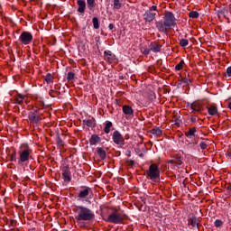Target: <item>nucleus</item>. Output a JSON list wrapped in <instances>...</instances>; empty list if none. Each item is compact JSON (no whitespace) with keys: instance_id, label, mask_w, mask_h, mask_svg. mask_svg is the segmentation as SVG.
I'll return each instance as SVG.
<instances>
[{"instance_id":"nucleus-13","label":"nucleus","mask_w":231,"mask_h":231,"mask_svg":"<svg viewBox=\"0 0 231 231\" xmlns=\"http://www.w3.org/2000/svg\"><path fill=\"white\" fill-rule=\"evenodd\" d=\"M28 119L30 120V122L32 124H39V122H41V120H42V118H41L40 116H37L35 114V112H31L28 115Z\"/></svg>"},{"instance_id":"nucleus-48","label":"nucleus","mask_w":231,"mask_h":231,"mask_svg":"<svg viewBox=\"0 0 231 231\" xmlns=\"http://www.w3.org/2000/svg\"><path fill=\"white\" fill-rule=\"evenodd\" d=\"M16 98H19L20 100H23L26 98V96H23V94H18V97Z\"/></svg>"},{"instance_id":"nucleus-41","label":"nucleus","mask_w":231,"mask_h":231,"mask_svg":"<svg viewBox=\"0 0 231 231\" xmlns=\"http://www.w3.org/2000/svg\"><path fill=\"white\" fill-rule=\"evenodd\" d=\"M176 165L181 166L183 165V161H181V157H177L176 161L173 162Z\"/></svg>"},{"instance_id":"nucleus-24","label":"nucleus","mask_w":231,"mask_h":231,"mask_svg":"<svg viewBox=\"0 0 231 231\" xmlns=\"http://www.w3.org/2000/svg\"><path fill=\"white\" fill-rule=\"evenodd\" d=\"M226 14H228V10L226 8H222L217 12L218 19H221V17L226 18Z\"/></svg>"},{"instance_id":"nucleus-1","label":"nucleus","mask_w":231,"mask_h":231,"mask_svg":"<svg viewBox=\"0 0 231 231\" xmlns=\"http://www.w3.org/2000/svg\"><path fill=\"white\" fill-rule=\"evenodd\" d=\"M177 24L178 19L174 16V13L170 11H165L163 18L155 22V27L160 33H167L169 30L176 27Z\"/></svg>"},{"instance_id":"nucleus-6","label":"nucleus","mask_w":231,"mask_h":231,"mask_svg":"<svg viewBox=\"0 0 231 231\" xmlns=\"http://www.w3.org/2000/svg\"><path fill=\"white\" fill-rule=\"evenodd\" d=\"M92 193L93 190L91 189V188L87 186H81L77 196V201H86V203L91 205V200H89L88 196H89Z\"/></svg>"},{"instance_id":"nucleus-28","label":"nucleus","mask_w":231,"mask_h":231,"mask_svg":"<svg viewBox=\"0 0 231 231\" xmlns=\"http://www.w3.org/2000/svg\"><path fill=\"white\" fill-rule=\"evenodd\" d=\"M92 23L95 30H98L100 28V23H98L97 17H93Z\"/></svg>"},{"instance_id":"nucleus-11","label":"nucleus","mask_w":231,"mask_h":231,"mask_svg":"<svg viewBox=\"0 0 231 231\" xmlns=\"http://www.w3.org/2000/svg\"><path fill=\"white\" fill-rule=\"evenodd\" d=\"M143 17L145 23H152V21L156 19V13L146 10L143 14Z\"/></svg>"},{"instance_id":"nucleus-23","label":"nucleus","mask_w":231,"mask_h":231,"mask_svg":"<svg viewBox=\"0 0 231 231\" xmlns=\"http://www.w3.org/2000/svg\"><path fill=\"white\" fill-rule=\"evenodd\" d=\"M150 133L154 136H162V134H163V130L160 129V127H154L150 131Z\"/></svg>"},{"instance_id":"nucleus-45","label":"nucleus","mask_w":231,"mask_h":231,"mask_svg":"<svg viewBox=\"0 0 231 231\" xmlns=\"http://www.w3.org/2000/svg\"><path fill=\"white\" fill-rule=\"evenodd\" d=\"M172 122H174V124L179 125L180 124V118L177 117V116H173Z\"/></svg>"},{"instance_id":"nucleus-32","label":"nucleus","mask_w":231,"mask_h":231,"mask_svg":"<svg viewBox=\"0 0 231 231\" xmlns=\"http://www.w3.org/2000/svg\"><path fill=\"white\" fill-rule=\"evenodd\" d=\"M179 44L181 46V48H187V46H189V40L182 38L180 40Z\"/></svg>"},{"instance_id":"nucleus-31","label":"nucleus","mask_w":231,"mask_h":231,"mask_svg":"<svg viewBox=\"0 0 231 231\" xmlns=\"http://www.w3.org/2000/svg\"><path fill=\"white\" fill-rule=\"evenodd\" d=\"M10 162H17V151H15V149H13V152L10 155Z\"/></svg>"},{"instance_id":"nucleus-35","label":"nucleus","mask_w":231,"mask_h":231,"mask_svg":"<svg viewBox=\"0 0 231 231\" xmlns=\"http://www.w3.org/2000/svg\"><path fill=\"white\" fill-rule=\"evenodd\" d=\"M199 146L200 147V149L202 151H205V149H207L208 147V143H207V142H200Z\"/></svg>"},{"instance_id":"nucleus-17","label":"nucleus","mask_w":231,"mask_h":231,"mask_svg":"<svg viewBox=\"0 0 231 231\" xmlns=\"http://www.w3.org/2000/svg\"><path fill=\"white\" fill-rule=\"evenodd\" d=\"M188 223L193 228H196V226L198 228V226H199V223H201V221L199 220V218H197L196 217H191L189 218Z\"/></svg>"},{"instance_id":"nucleus-52","label":"nucleus","mask_w":231,"mask_h":231,"mask_svg":"<svg viewBox=\"0 0 231 231\" xmlns=\"http://www.w3.org/2000/svg\"><path fill=\"white\" fill-rule=\"evenodd\" d=\"M115 28V25L113 23H109L108 30H113Z\"/></svg>"},{"instance_id":"nucleus-9","label":"nucleus","mask_w":231,"mask_h":231,"mask_svg":"<svg viewBox=\"0 0 231 231\" xmlns=\"http://www.w3.org/2000/svg\"><path fill=\"white\" fill-rule=\"evenodd\" d=\"M104 59L106 62H109V64H113V62H118V58H116V55H115L113 51L109 50L104 51Z\"/></svg>"},{"instance_id":"nucleus-42","label":"nucleus","mask_w":231,"mask_h":231,"mask_svg":"<svg viewBox=\"0 0 231 231\" xmlns=\"http://www.w3.org/2000/svg\"><path fill=\"white\" fill-rule=\"evenodd\" d=\"M214 225L217 228H219V226H223V222L221 221V219H217L215 220Z\"/></svg>"},{"instance_id":"nucleus-22","label":"nucleus","mask_w":231,"mask_h":231,"mask_svg":"<svg viewBox=\"0 0 231 231\" xmlns=\"http://www.w3.org/2000/svg\"><path fill=\"white\" fill-rule=\"evenodd\" d=\"M111 127H113V122L106 121L104 131L106 134H109L111 133Z\"/></svg>"},{"instance_id":"nucleus-53","label":"nucleus","mask_w":231,"mask_h":231,"mask_svg":"<svg viewBox=\"0 0 231 231\" xmlns=\"http://www.w3.org/2000/svg\"><path fill=\"white\" fill-rule=\"evenodd\" d=\"M125 154H126V156L131 157V151H130V150H127V151L125 152Z\"/></svg>"},{"instance_id":"nucleus-38","label":"nucleus","mask_w":231,"mask_h":231,"mask_svg":"<svg viewBox=\"0 0 231 231\" xmlns=\"http://www.w3.org/2000/svg\"><path fill=\"white\" fill-rule=\"evenodd\" d=\"M188 145H189V147H191V149L196 150V145H198V142H196L194 139H192L191 142H189L188 143Z\"/></svg>"},{"instance_id":"nucleus-7","label":"nucleus","mask_w":231,"mask_h":231,"mask_svg":"<svg viewBox=\"0 0 231 231\" xmlns=\"http://www.w3.org/2000/svg\"><path fill=\"white\" fill-rule=\"evenodd\" d=\"M19 41L22 44H24L26 46L30 44L32 41H33V35L32 34V32L24 31L19 36Z\"/></svg>"},{"instance_id":"nucleus-46","label":"nucleus","mask_w":231,"mask_h":231,"mask_svg":"<svg viewBox=\"0 0 231 231\" xmlns=\"http://www.w3.org/2000/svg\"><path fill=\"white\" fill-rule=\"evenodd\" d=\"M149 53H151V48L149 49H144L143 51V55H149Z\"/></svg>"},{"instance_id":"nucleus-14","label":"nucleus","mask_w":231,"mask_h":231,"mask_svg":"<svg viewBox=\"0 0 231 231\" xmlns=\"http://www.w3.org/2000/svg\"><path fill=\"white\" fill-rule=\"evenodd\" d=\"M190 109H192V111H197V113H201L205 108H203L201 103L195 101L190 104Z\"/></svg>"},{"instance_id":"nucleus-21","label":"nucleus","mask_w":231,"mask_h":231,"mask_svg":"<svg viewBox=\"0 0 231 231\" xmlns=\"http://www.w3.org/2000/svg\"><path fill=\"white\" fill-rule=\"evenodd\" d=\"M196 133H198V130L196 129V127H192V128H189V131L185 133V136H187V138L189 137L196 138Z\"/></svg>"},{"instance_id":"nucleus-58","label":"nucleus","mask_w":231,"mask_h":231,"mask_svg":"<svg viewBox=\"0 0 231 231\" xmlns=\"http://www.w3.org/2000/svg\"><path fill=\"white\" fill-rule=\"evenodd\" d=\"M227 3H229V6H231V0H228V2Z\"/></svg>"},{"instance_id":"nucleus-4","label":"nucleus","mask_w":231,"mask_h":231,"mask_svg":"<svg viewBox=\"0 0 231 231\" xmlns=\"http://www.w3.org/2000/svg\"><path fill=\"white\" fill-rule=\"evenodd\" d=\"M125 217H127V215L118 213V211L116 209L110 213L106 218H104V221L106 223H113L114 225H124Z\"/></svg>"},{"instance_id":"nucleus-29","label":"nucleus","mask_w":231,"mask_h":231,"mask_svg":"<svg viewBox=\"0 0 231 231\" xmlns=\"http://www.w3.org/2000/svg\"><path fill=\"white\" fill-rule=\"evenodd\" d=\"M183 66H185V60H182L175 66L176 71H181V69H183Z\"/></svg>"},{"instance_id":"nucleus-37","label":"nucleus","mask_w":231,"mask_h":231,"mask_svg":"<svg viewBox=\"0 0 231 231\" xmlns=\"http://www.w3.org/2000/svg\"><path fill=\"white\" fill-rule=\"evenodd\" d=\"M226 196H231V183H227L226 186Z\"/></svg>"},{"instance_id":"nucleus-43","label":"nucleus","mask_w":231,"mask_h":231,"mask_svg":"<svg viewBox=\"0 0 231 231\" xmlns=\"http://www.w3.org/2000/svg\"><path fill=\"white\" fill-rule=\"evenodd\" d=\"M148 12H155V13L158 12V6L156 5L150 6L148 9Z\"/></svg>"},{"instance_id":"nucleus-36","label":"nucleus","mask_w":231,"mask_h":231,"mask_svg":"<svg viewBox=\"0 0 231 231\" xmlns=\"http://www.w3.org/2000/svg\"><path fill=\"white\" fill-rule=\"evenodd\" d=\"M73 79H75V73H73V72H68V74H67V80H69V81H71V80H73Z\"/></svg>"},{"instance_id":"nucleus-20","label":"nucleus","mask_w":231,"mask_h":231,"mask_svg":"<svg viewBox=\"0 0 231 231\" xmlns=\"http://www.w3.org/2000/svg\"><path fill=\"white\" fill-rule=\"evenodd\" d=\"M97 156H99L100 160L104 161L106 158H107V153L106 152V150L97 147Z\"/></svg>"},{"instance_id":"nucleus-12","label":"nucleus","mask_w":231,"mask_h":231,"mask_svg":"<svg viewBox=\"0 0 231 231\" xmlns=\"http://www.w3.org/2000/svg\"><path fill=\"white\" fill-rule=\"evenodd\" d=\"M149 48L153 53H160V51H162V45L158 43V42H152Z\"/></svg>"},{"instance_id":"nucleus-44","label":"nucleus","mask_w":231,"mask_h":231,"mask_svg":"<svg viewBox=\"0 0 231 231\" xmlns=\"http://www.w3.org/2000/svg\"><path fill=\"white\" fill-rule=\"evenodd\" d=\"M126 163L127 165H129L130 167H133V165H134V161L131 160V159H127L126 160Z\"/></svg>"},{"instance_id":"nucleus-30","label":"nucleus","mask_w":231,"mask_h":231,"mask_svg":"<svg viewBox=\"0 0 231 231\" xmlns=\"http://www.w3.org/2000/svg\"><path fill=\"white\" fill-rule=\"evenodd\" d=\"M87 4L89 10H93V8L97 6V3L95 2V0H87Z\"/></svg>"},{"instance_id":"nucleus-40","label":"nucleus","mask_w":231,"mask_h":231,"mask_svg":"<svg viewBox=\"0 0 231 231\" xmlns=\"http://www.w3.org/2000/svg\"><path fill=\"white\" fill-rule=\"evenodd\" d=\"M38 106H39V107H41L40 109H46V107H48V106H46L44 104V101H42V100L38 101Z\"/></svg>"},{"instance_id":"nucleus-18","label":"nucleus","mask_w":231,"mask_h":231,"mask_svg":"<svg viewBox=\"0 0 231 231\" xmlns=\"http://www.w3.org/2000/svg\"><path fill=\"white\" fill-rule=\"evenodd\" d=\"M100 136L98 134H92L90 139H89V143L90 145H97V143H100L101 142Z\"/></svg>"},{"instance_id":"nucleus-34","label":"nucleus","mask_w":231,"mask_h":231,"mask_svg":"<svg viewBox=\"0 0 231 231\" xmlns=\"http://www.w3.org/2000/svg\"><path fill=\"white\" fill-rule=\"evenodd\" d=\"M189 15L191 19H198V17H199V13H198V11H191Z\"/></svg>"},{"instance_id":"nucleus-39","label":"nucleus","mask_w":231,"mask_h":231,"mask_svg":"<svg viewBox=\"0 0 231 231\" xmlns=\"http://www.w3.org/2000/svg\"><path fill=\"white\" fill-rule=\"evenodd\" d=\"M181 82H183V84H186V86H189V84H192V80H190V79H188V78L182 79Z\"/></svg>"},{"instance_id":"nucleus-55","label":"nucleus","mask_w":231,"mask_h":231,"mask_svg":"<svg viewBox=\"0 0 231 231\" xmlns=\"http://www.w3.org/2000/svg\"><path fill=\"white\" fill-rule=\"evenodd\" d=\"M227 107L231 109V102L228 103Z\"/></svg>"},{"instance_id":"nucleus-8","label":"nucleus","mask_w":231,"mask_h":231,"mask_svg":"<svg viewBox=\"0 0 231 231\" xmlns=\"http://www.w3.org/2000/svg\"><path fill=\"white\" fill-rule=\"evenodd\" d=\"M112 139L116 145H125V139H124L122 134H120L117 130L114 131Z\"/></svg>"},{"instance_id":"nucleus-47","label":"nucleus","mask_w":231,"mask_h":231,"mask_svg":"<svg viewBox=\"0 0 231 231\" xmlns=\"http://www.w3.org/2000/svg\"><path fill=\"white\" fill-rule=\"evenodd\" d=\"M227 77H231V67H228L226 70Z\"/></svg>"},{"instance_id":"nucleus-51","label":"nucleus","mask_w":231,"mask_h":231,"mask_svg":"<svg viewBox=\"0 0 231 231\" xmlns=\"http://www.w3.org/2000/svg\"><path fill=\"white\" fill-rule=\"evenodd\" d=\"M50 97H51L52 98H55V97H57V96H55V91H53V90H51V92H50Z\"/></svg>"},{"instance_id":"nucleus-50","label":"nucleus","mask_w":231,"mask_h":231,"mask_svg":"<svg viewBox=\"0 0 231 231\" xmlns=\"http://www.w3.org/2000/svg\"><path fill=\"white\" fill-rule=\"evenodd\" d=\"M23 102L24 101L23 99H19V97H16V103H18L20 106H22Z\"/></svg>"},{"instance_id":"nucleus-26","label":"nucleus","mask_w":231,"mask_h":231,"mask_svg":"<svg viewBox=\"0 0 231 231\" xmlns=\"http://www.w3.org/2000/svg\"><path fill=\"white\" fill-rule=\"evenodd\" d=\"M115 10H120L122 8L121 0H112Z\"/></svg>"},{"instance_id":"nucleus-10","label":"nucleus","mask_w":231,"mask_h":231,"mask_svg":"<svg viewBox=\"0 0 231 231\" xmlns=\"http://www.w3.org/2000/svg\"><path fill=\"white\" fill-rule=\"evenodd\" d=\"M61 172H62V178H63L64 181L66 183H69V181H71V171H69V167L64 166L61 169Z\"/></svg>"},{"instance_id":"nucleus-3","label":"nucleus","mask_w":231,"mask_h":231,"mask_svg":"<svg viewBox=\"0 0 231 231\" xmlns=\"http://www.w3.org/2000/svg\"><path fill=\"white\" fill-rule=\"evenodd\" d=\"M19 149V157L17 161L18 165H23V163H28V162H30V158H32V156L30 155L32 154V149H30V145H28V143H22Z\"/></svg>"},{"instance_id":"nucleus-16","label":"nucleus","mask_w":231,"mask_h":231,"mask_svg":"<svg viewBox=\"0 0 231 231\" xmlns=\"http://www.w3.org/2000/svg\"><path fill=\"white\" fill-rule=\"evenodd\" d=\"M122 110L124 115H126L127 116H133V115H134V110L128 105L123 106Z\"/></svg>"},{"instance_id":"nucleus-27","label":"nucleus","mask_w":231,"mask_h":231,"mask_svg":"<svg viewBox=\"0 0 231 231\" xmlns=\"http://www.w3.org/2000/svg\"><path fill=\"white\" fill-rule=\"evenodd\" d=\"M56 143L58 147H63L64 146V142L62 141V138H60V134H57L56 135Z\"/></svg>"},{"instance_id":"nucleus-2","label":"nucleus","mask_w":231,"mask_h":231,"mask_svg":"<svg viewBox=\"0 0 231 231\" xmlns=\"http://www.w3.org/2000/svg\"><path fill=\"white\" fill-rule=\"evenodd\" d=\"M74 212L77 223H80V221H93L95 219V212L89 208L76 206Z\"/></svg>"},{"instance_id":"nucleus-5","label":"nucleus","mask_w":231,"mask_h":231,"mask_svg":"<svg viewBox=\"0 0 231 231\" xmlns=\"http://www.w3.org/2000/svg\"><path fill=\"white\" fill-rule=\"evenodd\" d=\"M146 178H149L153 183L160 182V168H158V164L152 163L149 166L146 171Z\"/></svg>"},{"instance_id":"nucleus-49","label":"nucleus","mask_w":231,"mask_h":231,"mask_svg":"<svg viewBox=\"0 0 231 231\" xmlns=\"http://www.w3.org/2000/svg\"><path fill=\"white\" fill-rule=\"evenodd\" d=\"M190 122H191V124H196V122H197L196 116H190Z\"/></svg>"},{"instance_id":"nucleus-54","label":"nucleus","mask_w":231,"mask_h":231,"mask_svg":"<svg viewBox=\"0 0 231 231\" xmlns=\"http://www.w3.org/2000/svg\"><path fill=\"white\" fill-rule=\"evenodd\" d=\"M40 111H41V108L37 109V110H34L33 113H35V115H39Z\"/></svg>"},{"instance_id":"nucleus-33","label":"nucleus","mask_w":231,"mask_h":231,"mask_svg":"<svg viewBox=\"0 0 231 231\" xmlns=\"http://www.w3.org/2000/svg\"><path fill=\"white\" fill-rule=\"evenodd\" d=\"M47 84H51L53 82V78L51 77V73H47L44 79Z\"/></svg>"},{"instance_id":"nucleus-56","label":"nucleus","mask_w":231,"mask_h":231,"mask_svg":"<svg viewBox=\"0 0 231 231\" xmlns=\"http://www.w3.org/2000/svg\"><path fill=\"white\" fill-rule=\"evenodd\" d=\"M139 157H140V158H143V153H140V154H139Z\"/></svg>"},{"instance_id":"nucleus-19","label":"nucleus","mask_w":231,"mask_h":231,"mask_svg":"<svg viewBox=\"0 0 231 231\" xmlns=\"http://www.w3.org/2000/svg\"><path fill=\"white\" fill-rule=\"evenodd\" d=\"M83 124L88 127H95L97 125V121L92 117L91 119H84Z\"/></svg>"},{"instance_id":"nucleus-15","label":"nucleus","mask_w":231,"mask_h":231,"mask_svg":"<svg viewBox=\"0 0 231 231\" xmlns=\"http://www.w3.org/2000/svg\"><path fill=\"white\" fill-rule=\"evenodd\" d=\"M78 5V12L79 14H84L86 12V1L85 0H78L77 1Z\"/></svg>"},{"instance_id":"nucleus-57","label":"nucleus","mask_w":231,"mask_h":231,"mask_svg":"<svg viewBox=\"0 0 231 231\" xmlns=\"http://www.w3.org/2000/svg\"><path fill=\"white\" fill-rule=\"evenodd\" d=\"M55 94H56V95H60V92L55 91Z\"/></svg>"},{"instance_id":"nucleus-25","label":"nucleus","mask_w":231,"mask_h":231,"mask_svg":"<svg viewBox=\"0 0 231 231\" xmlns=\"http://www.w3.org/2000/svg\"><path fill=\"white\" fill-rule=\"evenodd\" d=\"M207 109H208V115H210L211 116L217 115V106H207Z\"/></svg>"}]
</instances>
